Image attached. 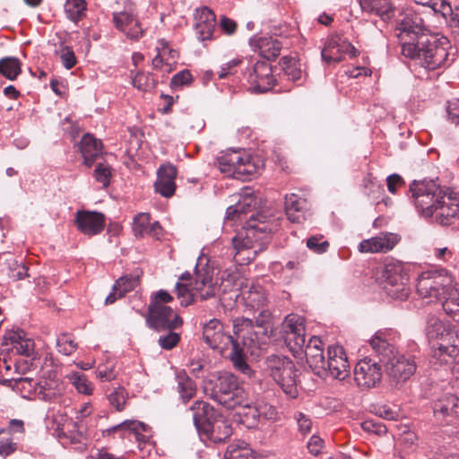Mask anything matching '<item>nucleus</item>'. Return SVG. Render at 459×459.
Masks as SVG:
<instances>
[{
    "instance_id": "f257e3e1",
    "label": "nucleus",
    "mask_w": 459,
    "mask_h": 459,
    "mask_svg": "<svg viewBox=\"0 0 459 459\" xmlns=\"http://www.w3.org/2000/svg\"><path fill=\"white\" fill-rule=\"evenodd\" d=\"M235 338L227 333L223 324L216 318L211 319L203 326V339L213 350L221 352L231 345L228 357L236 370L251 378L254 370L246 361L244 347H248L254 342L253 320L247 317H237L233 321Z\"/></svg>"
},
{
    "instance_id": "f03ea898",
    "label": "nucleus",
    "mask_w": 459,
    "mask_h": 459,
    "mask_svg": "<svg viewBox=\"0 0 459 459\" xmlns=\"http://www.w3.org/2000/svg\"><path fill=\"white\" fill-rule=\"evenodd\" d=\"M411 201L422 217L449 225L459 215V195L432 179L414 180L410 185Z\"/></svg>"
},
{
    "instance_id": "7ed1b4c3",
    "label": "nucleus",
    "mask_w": 459,
    "mask_h": 459,
    "mask_svg": "<svg viewBox=\"0 0 459 459\" xmlns=\"http://www.w3.org/2000/svg\"><path fill=\"white\" fill-rule=\"evenodd\" d=\"M368 343L383 363L385 374L393 384L401 385L415 374L417 369L415 358L399 352L397 348L389 342L385 331H377Z\"/></svg>"
},
{
    "instance_id": "20e7f679",
    "label": "nucleus",
    "mask_w": 459,
    "mask_h": 459,
    "mask_svg": "<svg viewBox=\"0 0 459 459\" xmlns=\"http://www.w3.org/2000/svg\"><path fill=\"white\" fill-rule=\"evenodd\" d=\"M449 41L443 37L437 39L426 35L418 43H407L403 55L413 59L416 64L428 70L440 68L449 62Z\"/></svg>"
},
{
    "instance_id": "39448f33",
    "label": "nucleus",
    "mask_w": 459,
    "mask_h": 459,
    "mask_svg": "<svg viewBox=\"0 0 459 459\" xmlns=\"http://www.w3.org/2000/svg\"><path fill=\"white\" fill-rule=\"evenodd\" d=\"M217 285L213 281L212 273L208 269L195 268L194 275L186 272L182 273L175 286L177 299L182 307L192 305L196 297L201 300L214 297Z\"/></svg>"
},
{
    "instance_id": "423d86ee",
    "label": "nucleus",
    "mask_w": 459,
    "mask_h": 459,
    "mask_svg": "<svg viewBox=\"0 0 459 459\" xmlns=\"http://www.w3.org/2000/svg\"><path fill=\"white\" fill-rule=\"evenodd\" d=\"M271 241L266 227L248 223L232 238L234 260L239 264H247L259 252L264 251Z\"/></svg>"
},
{
    "instance_id": "0eeeda50",
    "label": "nucleus",
    "mask_w": 459,
    "mask_h": 459,
    "mask_svg": "<svg viewBox=\"0 0 459 459\" xmlns=\"http://www.w3.org/2000/svg\"><path fill=\"white\" fill-rule=\"evenodd\" d=\"M426 333L429 339H438L433 344V358L441 364H450L459 355V333L448 328L438 318L428 320Z\"/></svg>"
},
{
    "instance_id": "6e6552de",
    "label": "nucleus",
    "mask_w": 459,
    "mask_h": 459,
    "mask_svg": "<svg viewBox=\"0 0 459 459\" xmlns=\"http://www.w3.org/2000/svg\"><path fill=\"white\" fill-rule=\"evenodd\" d=\"M173 300L174 297L165 290H160L152 294L146 318L150 328L156 331H171L183 325V320L178 314L168 306V303Z\"/></svg>"
},
{
    "instance_id": "1a4fd4ad",
    "label": "nucleus",
    "mask_w": 459,
    "mask_h": 459,
    "mask_svg": "<svg viewBox=\"0 0 459 459\" xmlns=\"http://www.w3.org/2000/svg\"><path fill=\"white\" fill-rule=\"evenodd\" d=\"M216 166L226 177L247 180L258 174L257 161L244 150H227L216 159Z\"/></svg>"
},
{
    "instance_id": "9d476101",
    "label": "nucleus",
    "mask_w": 459,
    "mask_h": 459,
    "mask_svg": "<svg viewBox=\"0 0 459 459\" xmlns=\"http://www.w3.org/2000/svg\"><path fill=\"white\" fill-rule=\"evenodd\" d=\"M264 370L288 397L293 399L298 396V370L295 363L290 358L282 355H270L264 360Z\"/></svg>"
},
{
    "instance_id": "9b49d317",
    "label": "nucleus",
    "mask_w": 459,
    "mask_h": 459,
    "mask_svg": "<svg viewBox=\"0 0 459 459\" xmlns=\"http://www.w3.org/2000/svg\"><path fill=\"white\" fill-rule=\"evenodd\" d=\"M212 385L210 397L229 410L241 406L245 402V391L238 377L229 372H222Z\"/></svg>"
},
{
    "instance_id": "f8f14e48",
    "label": "nucleus",
    "mask_w": 459,
    "mask_h": 459,
    "mask_svg": "<svg viewBox=\"0 0 459 459\" xmlns=\"http://www.w3.org/2000/svg\"><path fill=\"white\" fill-rule=\"evenodd\" d=\"M377 279L386 294L392 299L404 300L408 298L409 275L402 262L390 261L385 264Z\"/></svg>"
},
{
    "instance_id": "ddd939ff",
    "label": "nucleus",
    "mask_w": 459,
    "mask_h": 459,
    "mask_svg": "<svg viewBox=\"0 0 459 459\" xmlns=\"http://www.w3.org/2000/svg\"><path fill=\"white\" fill-rule=\"evenodd\" d=\"M451 282V278L445 271H427L419 276L416 289L421 298L444 299L446 290L452 286Z\"/></svg>"
},
{
    "instance_id": "4468645a",
    "label": "nucleus",
    "mask_w": 459,
    "mask_h": 459,
    "mask_svg": "<svg viewBox=\"0 0 459 459\" xmlns=\"http://www.w3.org/2000/svg\"><path fill=\"white\" fill-rule=\"evenodd\" d=\"M396 36L402 50L407 43H418L429 31L421 16L415 11L407 10L397 20Z\"/></svg>"
},
{
    "instance_id": "2eb2a0df",
    "label": "nucleus",
    "mask_w": 459,
    "mask_h": 459,
    "mask_svg": "<svg viewBox=\"0 0 459 459\" xmlns=\"http://www.w3.org/2000/svg\"><path fill=\"white\" fill-rule=\"evenodd\" d=\"M233 281V288L239 291L246 307L255 311L265 307L268 297L262 286L244 278L240 274L230 275L228 281Z\"/></svg>"
},
{
    "instance_id": "dca6fc26",
    "label": "nucleus",
    "mask_w": 459,
    "mask_h": 459,
    "mask_svg": "<svg viewBox=\"0 0 459 459\" xmlns=\"http://www.w3.org/2000/svg\"><path fill=\"white\" fill-rule=\"evenodd\" d=\"M282 337L289 349L298 353L305 346V325L303 318L295 314L288 315L281 325Z\"/></svg>"
},
{
    "instance_id": "f3484780",
    "label": "nucleus",
    "mask_w": 459,
    "mask_h": 459,
    "mask_svg": "<svg viewBox=\"0 0 459 459\" xmlns=\"http://www.w3.org/2000/svg\"><path fill=\"white\" fill-rule=\"evenodd\" d=\"M353 373L355 383L361 389L376 387L382 379V368L371 358H364L358 361Z\"/></svg>"
},
{
    "instance_id": "a211bd4d",
    "label": "nucleus",
    "mask_w": 459,
    "mask_h": 459,
    "mask_svg": "<svg viewBox=\"0 0 459 459\" xmlns=\"http://www.w3.org/2000/svg\"><path fill=\"white\" fill-rule=\"evenodd\" d=\"M247 81L252 92L263 93L273 89L276 79L271 65L266 61H257L250 71Z\"/></svg>"
},
{
    "instance_id": "6ab92c4d",
    "label": "nucleus",
    "mask_w": 459,
    "mask_h": 459,
    "mask_svg": "<svg viewBox=\"0 0 459 459\" xmlns=\"http://www.w3.org/2000/svg\"><path fill=\"white\" fill-rule=\"evenodd\" d=\"M358 53V50L346 39L339 35H332L322 49L321 56L326 64H331L342 61L345 54L355 57Z\"/></svg>"
},
{
    "instance_id": "aec40b11",
    "label": "nucleus",
    "mask_w": 459,
    "mask_h": 459,
    "mask_svg": "<svg viewBox=\"0 0 459 459\" xmlns=\"http://www.w3.org/2000/svg\"><path fill=\"white\" fill-rule=\"evenodd\" d=\"M328 357L325 359V375L338 380H343L350 375V363L342 347L333 345L328 347Z\"/></svg>"
},
{
    "instance_id": "412c9836",
    "label": "nucleus",
    "mask_w": 459,
    "mask_h": 459,
    "mask_svg": "<svg viewBox=\"0 0 459 459\" xmlns=\"http://www.w3.org/2000/svg\"><path fill=\"white\" fill-rule=\"evenodd\" d=\"M74 223L79 231L88 236L100 234L105 227V216L101 212L77 211Z\"/></svg>"
},
{
    "instance_id": "4be33fe9",
    "label": "nucleus",
    "mask_w": 459,
    "mask_h": 459,
    "mask_svg": "<svg viewBox=\"0 0 459 459\" xmlns=\"http://www.w3.org/2000/svg\"><path fill=\"white\" fill-rule=\"evenodd\" d=\"M400 239L397 234L382 232L376 237L362 240L358 248L361 253H386L392 250Z\"/></svg>"
},
{
    "instance_id": "5701e85b",
    "label": "nucleus",
    "mask_w": 459,
    "mask_h": 459,
    "mask_svg": "<svg viewBox=\"0 0 459 459\" xmlns=\"http://www.w3.org/2000/svg\"><path fill=\"white\" fill-rule=\"evenodd\" d=\"M303 349H305L304 352L309 367L316 375L324 377L325 375V358L322 341L316 336H312L307 344L305 343Z\"/></svg>"
},
{
    "instance_id": "b1692460",
    "label": "nucleus",
    "mask_w": 459,
    "mask_h": 459,
    "mask_svg": "<svg viewBox=\"0 0 459 459\" xmlns=\"http://www.w3.org/2000/svg\"><path fill=\"white\" fill-rule=\"evenodd\" d=\"M434 414L437 419L448 423L459 419V397L453 394L441 395L434 403Z\"/></svg>"
},
{
    "instance_id": "393cba45",
    "label": "nucleus",
    "mask_w": 459,
    "mask_h": 459,
    "mask_svg": "<svg viewBox=\"0 0 459 459\" xmlns=\"http://www.w3.org/2000/svg\"><path fill=\"white\" fill-rule=\"evenodd\" d=\"M177 168L172 164L162 165L157 171L155 191L164 197H171L176 191Z\"/></svg>"
},
{
    "instance_id": "a878e982",
    "label": "nucleus",
    "mask_w": 459,
    "mask_h": 459,
    "mask_svg": "<svg viewBox=\"0 0 459 459\" xmlns=\"http://www.w3.org/2000/svg\"><path fill=\"white\" fill-rule=\"evenodd\" d=\"M113 22L116 28L131 39H138L143 36V29L135 15L131 11L114 13Z\"/></svg>"
},
{
    "instance_id": "bb28decb",
    "label": "nucleus",
    "mask_w": 459,
    "mask_h": 459,
    "mask_svg": "<svg viewBox=\"0 0 459 459\" xmlns=\"http://www.w3.org/2000/svg\"><path fill=\"white\" fill-rule=\"evenodd\" d=\"M189 411L192 412V419L199 434L208 431L210 424L214 420L213 407L207 402L197 400L192 404Z\"/></svg>"
},
{
    "instance_id": "cd10ccee",
    "label": "nucleus",
    "mask_w": 459,
    "mask_h": 459,
    "mask_svg": "<svg viewBox=\"0 0 459 459\" xmlns=\"http://www.w3.org/2000/svg\"><path fill=\"white\" fill-rule=\"evenodd\" d=\"M195 29L198 39L203 41L211 39L216 24L214 13L206 6L198 8L195 11Z\"/></svg>"
},
{
    "instance_id": "c85d7f7f",
    "label": "nucleus",
    "mask_w": 459,
    "mask_h": 459,
    "mask_svg": "<svg viewBox=\"0 0 459 459\" xmlns=\"http://www.w3.org/2000/svg\"><path fill=\"white\" fill-rule=\"evenodd\" d=\"M285 212L290 221L300 223L306 220L307 212V200L295 194H290L285 199Z\"/></svg>"
},
{
    "instance_id": "c756f323",
    "label": "nucleus",
    "mask_w": 459,
    "mask_h": 459,
    "mask_svg": "<svg viewBox=\"0 0 459 459\" xmlns=\"http://www.w3.org/2000/svg\"><path fill=\"white\" fill-rule=\"evenodd\" d=\"M80 152L83 158V163L87 167H91L96 159L101 154L102 143L93 135L86 134L81 140Z\"/></svg>"
},
{
    "instance_id": "7c9ffc66",
    "label": "nucleus",
    "mask_w": 459,
    "mask_h": 459,
    "mask_svg": "<svg viewBox=\"0 0 459 459\" xmlns=\"http://www.w3.org/2000/svg\"><path fill=\"white\" fill-rule=\"evenodd\" d=\"M364 12L378 15L383 21L394 16V6L389 0H359Z\"/></svg>"
},
{
    "instance_id": "2f4dec72",
    "label": "nucleus",
    "mask_w": 459,
    "mask_h": 459,
    "mask_svg": "<svg viewBox=\"0 0 459 459\" xmlns=\"http://www.w3.org/2000/svg\"><path fill=\"white\" fill-rule=\"evenodd\" d=\"M210 429L204 431L208 439L214 443H221L226 441L232 434V428L230 424L222 419L213 420L210 424Z\"/></svg>"
},
{
    "instance_id": "473e14b6",
    "label": "nucleus",
    "mask_w": 459,
    "mask_h": 459,
    "mask_svg": "<svg viewBox=\"0 0 459 459\" xmlns=\"http://www.w3.org/2000/svg\"><path fill=\"white\" fill-rule=\"evenodd\" d=\"M442 307L447 316L459 323V283H455L446 290Z\"/></svg>"
},
{
    "instance_id": "72a5a7b5",
    "label": "nucleus",
    "mask_w": 459,
    "mask_h": 459,
    "mask_svg": "<svg viewBox=\"0 0 459 459\" xmlns=\"http://www.w3.org/2000/svg\"><path fill=\"white\" fill-rule=\"evenodd\" d=\"M148 430V426L143 422L136 421V420H125L124 422L108 428L103 430V436H110L115 433H118L120 437H125L126 433L127 431L133 432L136 438L139 439V436L141 432H146Z\"/></svg>"
},
{
    "instance_id": "f704fd0d",
    "label": "nucleus",
    "mask_w": 459,
    "mask_h": 459,
    "mask_svg": "<svg viewBox=\"0 0 459 459\" xmlns=\"http://www.w3.org/2000/svg\"><path fill=\"white\" fill-rule=\"evenodd\" d=\"M255 48L261 56L267 60H274L280 56L281 43L272 37H261L255 41Z\"/></svg>"
},
{
    "instance_id": "c9c22d12",
    "label": "nucleus",
    "mask_w": 459,
    "mask_h": 459,
    "mask_svg": "<svg viewBox=\"0 0 459 459\" xmlns=\"http://www.w3.org/2000/svg\"><path fill=\"white\" fill-rule=\"evenodd\" d=\"M177 380L178 391L182 401L186 403L195 395L196 385L184 371L177 375Z\"/></svg>"
},
{
    "instance_id": "e433bc0d",
    "label": "nucleus",
    "mask_w": 459,
    "mask_h": 459,
    "mask_svg": "<svg viewBox=\"0 0 459 459\" xmlns=\"http://www.w3.org/2000/svg\"><path fill=\"white\" fill-rule=\"evenodd\" d=\"M22 73L21 61L13 56L4 57L0 59V74L13 81Z\"/></svg>"
},
{
    "instance_id": "4c0bfd02",
    "label": "nucleus",
    "mask_w": 459,
    "mask_h": 459,
    "mask_svg": "<svg viewBox=\"0 0 459 459\" xmlns=\"http://www.w3.org/2000/svg\"><path fill=\"white\" fill-rule=\"evenodd\" d=\"M243 410V411L239 412L240 421L248 429L256 428L260 423L261 420L259 418L256 407L255 403L251 405L246 401L242 403L241 406H238Z\"/></svg>"
},
{
    "instance_id": "58836bf2",
    "label": "nucleus",
    "mask_w": 459,
    "mask_h": 459,
    "mask_svg": "<svg viewBox=\"0 0 459 459\" xmlns=\"http://www.w3.org/2000/svg\"><path fill=\"white\" fill-rule=\"evenodd\" d=\"M85 0H67L65 4V12L67 18L74 22L82 20L86 14Z\"/></svg>"
},
{
    "instance_id": "ea45409f",
    "label": "nucleus",
    "mask_w": 459,
    "mask_h": 459,
    "mask_svg": "<svg viewBox=\"0 0 459 459\" xmlns=\"http://www.w3.org/2000/svg\"><path fill=\"white\" fill-rule=\"evenodd\" d=\"M280 64L289 80L297 82L301 79V65L298 59L295 57L283 56L281 58Z\"/></svg>"
},
{
    "instance_id": "a19ab883",
    "label": "nucleus",
    "mask_w": 459,
    "mask_h": 459,
    "mask_svg": "<svg viewBox=\"0 0 459 459\" xmlns=\"http://www.w3.org/2000/svg\"><path fill=\"white\" fill-rule=\"evenodd\" d=\"M226 459H254L251 449L244 441L230 444L225 453Z\"/></svg>"
},
{
    "instance_id": "79ce46f5",
    "label": "nucleus",
    "mask_w": 459,
    "mask_h": 459,
    "mask_svg": "<svg viewBox=\"0 0 459 459\" xmlns=\"http://www.w3.org/2000/svg\"><path fill=\"white\" fill-rule=\"evenodd\" d=\"M64 434L72 443H80L85 432V427L82 421L67 420L64 425Z\"/></svg>"
},
{
    "instance_id": "37998d69",
    "label": "nucleus",
    "mask_w": 459,
    "mask_h": 459,
    "mask_svg": "<svg viewBox=\"0 0 459 459\" xmlns=\"http://www.w3.org/2000/svg\"><path fill=\"white\" fill-rule=\"evenodd\" d=\"M255 405L256 407L261 422L266 420H276L278 419V411L276 408L265 400L257 399L255 402Z\"/></svg>"
},
{
    "instance_id": "c03bdc74",
    "label": "nucleus",
    "mask_w": 459,
    "mask_h": 459,
    "mask_svg": "<svg viewBox=\"0 0 459 459\" xmlns=\"http://www.w3.org/2000/svg\"><path fill=\"white\" fill-rule=\"evenodd\" d=\"M139 275L126 274L121 276L114 284V289H118V297H124L139 284Z\"/></svg>"
},
{
    "instance_id": "a18cd8bd",
    "label": "nucleus",
    "mask_w": 459,
    "mask_h": 459,
    "mask_svg": "<svg viewBox=\"0 0 459 459\" xmlns=\"http://www.w3.org/2000/svg\"><path fill=\"white\" fill-rule=\"evenodd\" d=\"M36 383L30 377L16 378L13 392L24 399H30L35 392Z\"/></svg>"
},
{
    "instance_id": "49530a36",
    "label": "nucleus",
    "mask_w": 459,
    "mask_h": 459,
    "mask_svg": "<svg viewBox=\"0 0 459 459\" xmlns=\"http://www.w3.org/2000/svg\"><path fill=\"white\" fill-rule=\"evenodd\" d=\"M67 377L79 393L87 395L92 394V385L83 374L72 372Z\"/></svg>"
},
{
    "instance_id": "de8ad7c7",
    "label": "nucleus",
    "mask_w": 459,
    "mask_h": 459,
    "mask_svg": "<svg viewBox=\"0 0 459 459\" xmlns=\"http://www.w3.org/2000/svg\"><path fill=\"white\" fill-rule=\"evenodd\" d=\"M152 222H151V216L147 212H142L137 214L134 219L133 230L134 236L143 237L146 236L149 228Z\"/></svg>"
},
{
    "instance_id": "09e8293b",
    "label": "nucleus",
    "mask_w": 459,
    "mask_h": 459,
    "mask_svg": "<svg viewBox=\"0 0 459 459\" xmlns=\"http://www.w3.org/2000/svg\"><path fill=\"white\" fill-rule=\"evenodd\" d=\"M133 85L140 91H147L154 88L156 81L150 73L138 72L132 80Z\"/></svg>"
},
{
    "instance_id": "8fccbe9b",
    "label": "nucleus",
    "mask_w": 459,
    "mask_h": 459,
    "mask_svg": "<svg viewBox=\"0 0 459 459\" xmlns=\"http://www.w3.org/2000/svg\"><path fill=\"white\" fill-rule=\"evenodd\" d=\"M7 271L9 278L13 281L22 280L29 276L25 264L13 259L9 261Z\"/></svg>"
},
{
    "instance_id": "3c124183",
    "label": "nucleus",
    "mask_w": 459,
    "mask_h": 459,
    "mask_svg": "<svg viewBox=\"0 0 459 459\" xmlns=\"http://www.w3.org/2000/svg\"><path fill=\"white\" fill-rule=\"evenodd\" d=\"M126 399L127 393L122 386L115 388L113 392L108 394V401L110 404L118 411L124 410Z\"/></svg>"
},
{
    "instance_id": "603ef678",
    "label": "nucleus",
    "mask_w": 459,
    "mask_h": 459,
    "mask_svg": "<svg viewBox=\"0 0 459 459\" xmlns=\"http://www.w3.org/2000/svg\"><path fill=\"white\" fill-rule=\"evenodd\" d=\"M446 111L447 121L455 126L459 127V99L447 100Z\"/></svg>"
},
{
    "instance_id": "864d4df0",
    "label": "nucleus",
    "mask_w": 459,
    "mask_h": 459,
    "mask_svg": "<svg viewBox=\"0 0 459 459\" xmlns=\"http://www.w3.org/2000/svg\"><path fill=\"white\" fill-rule=\"evenodd\" d=\"M361 429L368 433L383 436L387 432V428L379 420H367L361 423Z\"/></svg>"
},
{
    "instance_id": "5fc2aeb1",
    "label": "nucleus",
    "mask_w": 459,
    "mask_h": 459,
    "mask_svg": "<svg viewBox=\"0 0 459 459\" xmlns=\"http://www.w3.org/2000/svg\"><path fill=\"white\" fill-rule=\"evenodd\" d=\"M156 49L160 50V52H164L166 60L170 63L173 69H175L178 58V52L171 48L169 46L168 41H166L164 39L159 40Z\"/></svg>"
},
{
    "instance_id": "6e6d98bb",
    "label": "nucleus",
    "mask_w": 459,
    "mask_h": 459,
    "mask_svg": "<svg viewBox=\"0 0 459 459\" xmlns=\"http://www.w3.org/2000/svg\"><path fill=\"white\" fill-rule=\"evenodd\" d=\"M56 346L58 351L66 356L72 354L77 348V344L66 334H62L56 339Z\"/></svg>"
},
{
    "instance_id": "4d7b16f0",
    "label": "nucleus",
    "mask_w": 459,
    "mask_h": 459,
    "mask_svg": "<svg viewBox=\"0 0 459 459\" xmlns=\"http://www.w3.org/2000/svg\"><path fill=\"white\" fill-rule=\"evenodd\" d=\"M323 238L322 235L312 236L307 240V247L315 253L324 254L329 247V242Z\"/></svg>"
},
{
    "instance_id": "13d9d810",
    "label": "nucleus",
    "mask_w": 459,
    "mask_h": 459,
    "mask_svg": "<svg viewBox=\"0 0 459 459\" xmlns=\"http://www.w3.org/2000/svg\"><path fill=\"white\" fill-rule=\"evenodd\" d=\"M193 80L192 74L188 70H183L176 74L171 81L170 87L174 90L182 88L183 86L188 85Z\"/></svg>"
},
{
    "instance_id": "bf43d9fd",
    "label": "nucleus",
    "mask_w": 459,
    "mask_h": 459,
    "mask_svg": "<svg viewBox=\"0 0 459 459\" xmlns=\"http://www.w3.org/2000/svg\"><path fill=\"white\" fill-rule=\"evenodd\" d=\"M111 171L108 165L99 163L94 170V178L102 184L103 187H107L110 183Z\"/></svg>"
},
{
    "instance_id": "052dcab7",
    "label": "nucleus",
    "mask_w": 459,
    "mask_h": 459,
    "mask_svg": "<svg viewBox=\"0 0 459 459\" xmlns=\"http://www.w3.org/2000/svg\"><path fill=\"white\" fill-rule=\"evenodd\" d=\"M179 341L180 335L171 330L167 334L160 336L158 343L164 350H171L178 345Z\"/></svg>"
},
{
    "instance_id": "680f3d73",
    "label": "nucleus",
    "mask_w": 459,
    "mask_h": 459,
    "mask_svg": "<svg viewBox=\"0 0 459 459\" xmlns=\"http://www.w3.org/2000/svg\"><path fill=\"white\" fill-rule=\"evenodd\" d=\"M294 419L298 425V429L302 435H306L311 431L312 420L304 412L298 411L294 414Z\"/></svg>"
},
{
    "instance_id": "e2e57ef3",
    "label": "nucleus",
    "mask_w": 459,
    "mask_h": 459,
    "mask_svg": "<svg viewBox=\"0 0 459 459\" xmlns=\"http://www.w3.org/2000/svg\"><path fill=\"white\" fill-rule=\"evenodd\" d=\"M152 65L153 69L162 71L166 74L174 70L171 64L166 60L164 52H160V50H157V55L153 57Z\"/></svg>"
},
{
    "instance_id": "0e129e2a",
    "label": "nucleus",
    "mask_w": 459,
    "mask_h": 459,
    "mask_svg": "<svg viewBox=\"0 0 459 459\" xmlns=\"http://www.w3.org/2000/svg\"><path fill=\"white\" fill-rule=\"evenodd\" d=\"M60 58L62 60L63 65L66 69L73 68L76 64L74 52L71 48L67 46L62 47L60 49Z\"/></svg>"
},
{
    "instance_id": "69168bd1",
    "label": "nucleus",
    "mask_w": 459,
    "mask_h": 459,
    "mask_svg": "<svg viewBox=\"0 0 459 459\" xmlns=\"http://www.w3.org/2000/svg\"><path fill=\"white\" fill-rule=\"evenodd\" d=\"M429 7L435 12L442 14L443 17L450 16L453 11L446 0H432Z\"/></svg>"
},
{
    "instance_id": "338daca9",
    "label": "nucleus",
    "mask_w": 459,
    "mask_h": 459,
    "mask_svg": "<svg viewBox=\"0 0 459 459\" xmlns=\"http://www.w3.org/2000/svg\"><path fill=\"white\" fill-rule=\"evenodd\" d=\"M13 350L16 353L28 357L34 350V342L31 339L25 338L19 344H15Z\"/></svg>"
},
{
    "instance_id": "774afa93",
    "label": "nucleus",
    "mask_w": 459,
    "mask_h": 459,
    "mask_svg": "<svg viewBox=\"0 0 459 459\" xmlns=\"http://www.w3.org/2000/svg\"><path fill=\"white\" fill-rule=\"evenodd\" d=\"M323 448L324 440L319 436L313 435L307 442L308 452L316 456L321 453Z\"/></svg>"
}]
</instances>
